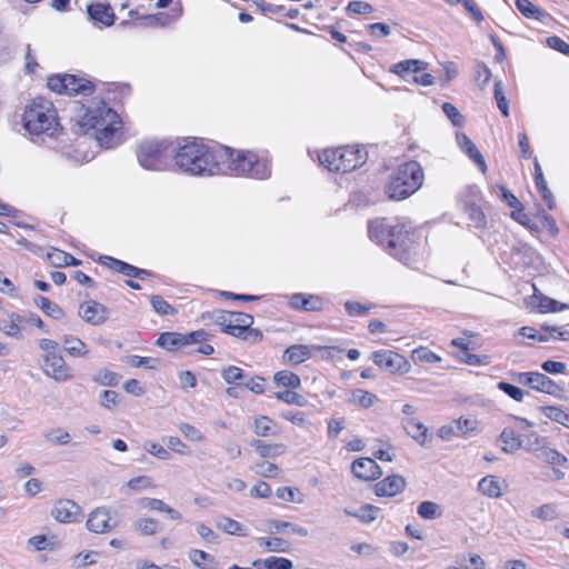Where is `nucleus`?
Here are the masks:
<instances>
[{
    "label": "nucleus",
    "mask_w": 569,
    "mask_h": 569,
    "mask_svg": "<svg viewBox=\"0 0 569 569\" xmlns=\"http://www.w3.org/2000/svg\"><path fill=\"white\" fill-rule=\"evenodd\" d=\"M174 160L182 171L193 176H212L219 169L209 149L197 141H189L181 146Z\"/></svg>",
    "instance_id": "obj_1"
},
{
    "label": "nucleus",
    "mask_w": 569,
    "mask_h": 569,
    "mask_svg": "<svg viewBox=\"0 0 569 569\" xmlns=\"http://www.w3.org/2000/svg\"><path fill=\"white\" fill-rule=\"evenodd\" d=\"M368 232L369 237L379 244L387 243L390 253L399 260L403 261L408 258L412 239L403 224L391 226L386 219H379L369 223Z\"/></svg>",
    "instance_id": "obj_2"
},
{
    "label": "nucleus",
    "mask_w": 569,
    "mask_h": 569,
    "mask_svg": "<svg viewBox=\"0 0 569 569\" xmlns=\"http://www.w3.org/2000/svg\"><path fill=\"white\" fill-rule=\"evenodd\" d=\"M423 179L422 167L417 161H409L399 166L387 187L389 198L403 200L410 197L421 188Z\"/></svg>",
    "instance_id": "obj_3"
},
{
    "label": "nucleus",
    "mask_w": 569,
    "mask_h": 569,
    "mask_svg": "<svg viewBox=\"0 0 569 569\" xmlns=\"http://www.w3.org/2000/svg\"><path fill=\"white\" fill-rule=\"evenodd\" d=\"M23 126L32 134L52 136L59 126L53 104L43 98L34 99L24 109Z\"/></svg>",
    "instance_id": "obj_4"
},
{
    "label": "nucleus",
    "mask_w": 569,
    "mask_h": 569,
    "mask_svg": "<svg viewBox=\"0 0 569 569\" xmlns=\"http://www.w3.org/2000/svg\"><path fill=\"white\" fill-rule=\"evenodd\" d=\"M217 323L222 331L249 342H258L262 339L260 330L251 328L252 316L244 312L224 311L217 318Z\"/></svg>",
    "instance_id": "obj_5"
},
{
    "label": "nucleus",
    "mask_w": 569,
    "mask_h": 569,
    "mask_svg": "<svg viewBox=\"0 0 569 569\" xmlns=\"http://www.w3.org/2000/svg\"><path fill=\"white\" fill-rule=\"evenodd\" d=\"M228 168L233 174L250 173L257 179H264L270 176V169L263 162H259L252 152L227 149Z\"/></svg>",
    "instance_id": "obj_6"
},
{
    "label": "nucleus",
    "mask_w": 569,
    "mask_h": 569,
    "mask_svg": "<svg viewBox=\"0 0 569 569\" xmlns=\"http://www.w3.org/2000/svg\"><path fill=\"white\" fill-rule=\"evenodd\" d=\"M78 123L81 128L89 130L103 126L107 121H114L118 113L102 100L92 99L88 106H81L77 113Z\"/></svg>",
    "instance_id": "obj_7"
},
{
    "label": "nucleus",
    "mask_w": 569,
    "mask_h": 569,
    "mask_svg": "<svg viewBox=\"0 0 569 569\" xmlns=\"http://www.w3.org/2000/svg\"><path fill=\"white\" fill-rule=\"evenodd\" d=\"M166 150L164 141L144 140L137 149L138 162L148 170H162L167 164Z\"/></svg>",
    "instance_id": "obj_8"
},
{
    "label": "nucleus",
    "mask_w": 569,
    "mask_h": 569,
    "mask_svg": "<svg viewBox=\"0 0 569 569\" xmlns=\"http://www.w3.org/2000/svg\"><path fill=\"white\" fill-rule=\"evenodd\" d=\"M48 88L51 91L69 96H88L93 92V86L90 81L77 78L73 74H57L49 77Z\"/></svg>",
    "instance_id": "obj_9"
},
{
    "label": "nucleus",
    "mask_w": 569,
    "mask_h": 569,
    "mask_svg": "<svg viewBox=\"0 0 569 569\" xmlns=\"http://www.w3.org/2000/svg\"><path fill=\"white\" fill-rule=\"evenodd\" d=\"M372 361L379 368L391 373L406 375L411 371V363L409 360L391 350H378L372 353Z\"/></svg>",
    "instance_id": "obj_10"
},
{
    "label": "nucleus",
    "mask_w": 569,
    "mask_h": 569,
    "mask_svg": "<svg viewBox=\"0 0 569 569\" xmlns=\"http://www.w3.org/2000/svg\"><path fill=\"white\" fill-rule=\"evenodd\" d=\"M41 369L47 377L57 382H66L73 377L71 367L67 365L60 353L52 355L51 357H42Z\"/></svg>",
    "instance_id": "obj_11"
},
{
    "label": "nucleus",
    "mask_w": 569,
    "mask_h": 569,
    "mask_svg": "<svg viewBox=\"0 0 569 569\" xmlns=\"http://www.w3.org/2000/svg\"><path fill=\"white\" fill-rule=\"evenodd\" d=\"M513 379L520 385L548 395H556L559 391L557 383L540 372H518L513 375Z\"/></svg>",
    "instance_id": "obj_12"
},
{
    "label": "nucleus",
    "mask_w": 569,
    "mask_h": 569,
    "mask_svg": "<svg viewBox=\"0 0 569 569\" xmlns=\"http://www.w3.org/2000/svg\"><path fill=\"white\" fill-rule=\"evenodd\" d=\"M367 160V152L360 148H338L337 172H350L362 166Z\"/></svg>",
    "instance_id": "obj_13"
},
{
    "label": "nucleus",
    "mask_w": 569,
    "mask_h": 569,
    "mask_svg": "<svg viewBox=\"0 0 569 569\" xmlns=\"http://www.w3.org/2000/svg\"><path fill=\"white\" fill-rule=\"evenodd\" d=\"M118 526L106 507H98L89 513L87 529L93 533L110 532Z\"/></svg>",
    "instance_id": "obj_14"
},
{
    "label": "nucleus",
    "mask_w": 569,
    "mask_h": 569,
    "mask_svg": "<svg viewBox=\"0 0 569 569\" xmlns=\"http://www.w3.org/2000/svg\"><path fill=\"white\" fill-rule=\"evenodd\" d=\"M51 516L61 523L77 522L81 516V507L72 500L60 499L54 502Z\"/></svg>",
    "instance_id": "obj_15"
},
{
    "label": "nucleus",
    "mask_w": 569,
    "mask_h": 569,
    "mask_svg": "<svg viewBox=\"0 0 569 569\" xmlns=\"http://www.w3.org/2000/svg\"><path fill=\"white\" fill-rule=\"evenodd\" d=\"M78 313L84 322L92 326L102 325L109 316L108 309L94 300L82 302L79 306Z\"/></svg>",
    "instance_id": "obj_16"
},
{
    "label": "nucleus",
    "mask_w": 569,
    "mask_h": 569,
    "mask_svg": "<svg viewBox=\"0 0 569 569\" xmlns=\"http://www.w3.org/2000/svg\"><path fill=\"white\" fill-rule=\"evenodd\" d=\"M120 120L119 117L114 121H107L103 126L96 128V139L101 147L112 148L120 140Z\"/></svg>",
    "instance_id": "obj_17"
},
{
    "label": "nucleus",
    "mask_w": 569,
    "mask_h": 569,
    "mask_svg": "<svg viewBox=\"0 0 569 569\" xmlns=\"http://www.w3.org/2000/svg\"><path fill=\"white\" fill-rule=\"evenodd\" d=\"M351 471L355 477L371 481L381 476V469L378 463L371 458H360L352 462Z\"/></svg>",
    "instance_id": "obj_18"
},
{
    "label": "nucleus",
    "mask_w": 569,
    "mask_h": 569,
    "mask_svg": "<svg viewBox=\"0 0 569 569\" xmlns=\"http://www.w3.org/2000/svg\"><path fill=\"white\" fill-rule=\"evenodd\" d=\"M406 488V480L399 475L388 476L375 486V492L379 497H393Z\"/></svg>",
    "instance_id": "obj_19"
},
{
    "label": "nucleus",
    "mask_w": 569,
    "mask_h": 569,
    "mask_svg": "<svg viewBox=\"0 0 569 569\" xmlns=\"http://www.w3.org/2000/svg\"><path fill=\"white\" fill-rule=\"evenodd\" d=\"M401 425L407 435L420 446L426 447L428 445L429 430L425 423L418 421L415 417H406L401 420Z\"/></svg>",
    "instance_id": "obj_20"
},
{
    "label": "nucleus",
    "mask_w": 569,
    "mask_h": 569,
    "mask_svg": "<svg viewBox=\"0 0 569 569\" xmlns=\"http://www.w3.org/2000/svg\"><path fill=\"white\" fill-rule=\"evenodd\" d=\"M87 12L91 20L100 22L106 27H111L114 23L116 16L113 9L108 3H91L87 7Z\"/></svg>",
    "instance_id": "obj_21"
},
{
    "label": "nucleus",
    "mask_w": 569,
    "mask_h": 569,
    "mask_svg": "<svg viewBox=\"0 0 569 569\" xmlns=\"http://www.w3.org/2000/svg\"><path fill=\"white\" fill-rule=\"evenodd\" d=\"M100 261L102 263H106L109 268L116 270L119 273H122L127 277H133V278H140L143 279L148 272L143 269H139L134 266H131L127 262H123L121 260L111 258V257H101Z\"/></svg>",
    "instance_id": "obj_22"
},
{
    "label": "nucleus",
    "mask_w": 569,
    "mask_h": 569,
    "mask_svg": "<svg viewBox=\"0 0 569 569\" xmlns=\"http://www.w3.org/2000/svg\"><path fill=\"white\" fill-rule=\"evenodd\" d=\"M457 141L460 148L478 164L481 172L485 173L487 170L485 158L470 138L465 133H458Z\"/></svg>",
    "instance_id": "obj_23"
},
{
    "label": "nucleus",
    "mask_w": 569,
    "mask_h": 569,
    "mask_svg": "<svg viewBox=\"0 0 569 569\" xmlns=\"http://www.w3.org/2000/svg\"><path fill=\"white\" fill-rule=\"evenodd\" d=\"M478 491L490 498V499H499L503 492L499 478L493 475H488L480 479L478 482Z\"/></svg>",
    "instance_id": "obj_24"
},
{
    "label": "nucleus",
    "mask_w": 569,
    "mask_h": 569,
    "mask_svg": "<svg viewBox=\"0 0 569 569\" xmlns=\"http://www.w3.org/2000/svg\"><path fill=\"white\" fill-rule=\"evenodd\" d=\"M311 349L319 350L320 347H309L305 345H293L287 348L283 358L291 365H300L308 360L311 356Z\"/></svg>",
    "instance_id": "obj_25"
},
{
    "label": "nucleus",
    "mask_w": 569,
    "mask_h": 569,
    "mask_svg": "<svg viewBox=\"0 0 569 569\" xmlns=\"http://www.w3.org/2000/svg\"><path fill=\"white\" fill-rule=\"evenodd\" d=\"M64 351L73 358L86 357L89 353L87 345L78 337L64 335L61 338Z\"/></svg>",
    "instance_id": "obj_26"
},
{
    "label": "nucleus",
    "mask_w": 569,
    "mask_h": 569,
    "mask_svg": "<svg viewBox=\"0 0 569 569\" xmlns=\"http://www.w3.org/2000/svg\"><path fill=\"white\" fill-rule=\"evenodd\" d=\"M188 559L198 569H217L218 561L210 553L200 549H190Z\"/></svg>",
    "instance_id": "obj_27"
},
{
    "label": "nucleus",
    "mask_w": 569,
    "mask_h": 569,
    "mask_svg": "<svg viewBox=\"0 0 569 569\" xmlns=\"http://www.w3.org/2000/svg\"><path fill=\"white\" fill-rule=\"evenodd\" d=\"M268 530L271 533L291 532V533L298 535L300 537H307L309 533L308 529L305 527H300L292 522L281 521V520H270L268 522Z\"/></svg>",
    "instance_id": "obj_28"
},
{
    "label": "nucleus",
    "mask_w": 569,
    "mask_h": 569,
    "mask_svg": "<svg viewBox=\"0 0 569 569\" xmlns=\"http://www.w3.org/2000/svg\"><path fill=\"white\" fill-rule=\"evenodd\" d=\"M251 447L256 449L262 459L276 458L277 456L283 455L287 450V447L282 443H264L260 440H253Z\"/></svg>",
    "instance_id": "obj_29"
},
{
    "label": "nucleus",
    "mask_w": 569,
    "mask_h": 569,
    "mask_svg": "<svg viewBox=\"0 0 569 569\" xmlns=\"http://www.w3.org/2000/svg\"><path fill=\"white\" fill-rule=\"evenodd\" d=\"M22 322L23 318L20 315L11 312L8 318L0 321V330L9 337L20 338Z\"/></svg>",
    "instance_id": "obj_30"
},
{
    "label": "nucleus",
    "mask_w": 569,
    "mask_h": 569,
    "mask_svg": "<svg viewBox=\"0 0 569 569\" xmlns=\"http://www.w3.org/2000/svg\"><path fill=\"white\" fill-rule=\"evenodd\" d=\"M499 441L502 442V451L512 453L522 448V440L516 435L513 429L505 428L500 436Z\"/></svg>",
    "instance_id": "obj_31"
},
{
    "label": "nucleus",
    "mask_w": 569,
    "mask_h": 569,
    "mask_svg": "<svg viewBox=\"0 0 569 569\" xmlns=\"http://www.w3.org/2000/svg\"><path fill=\"white\" fill-rule=\"evenodd\" d=\"M427 66V62L422 60L409 59L393 64L390 70L391 72L403 78L410 71L418 73L419 71L425 70Z\"/></svg>",
    "instance_id": "obj_32"
},
{
    "label": "nucleus",
    "mask_w": 569,
    "mask_h": 569,
    "mask_svg": "<svg viewBox=\"0 0 569 569\" xmlns=\"http://www.w3.org/2000/svg\"><path fill=\"white\" fill-rule=\"evenodd\" d=\"M253 432L259 437L276 436V422L267 416H257L253 419Z\"/></svg>",
    "instance_id": "obj_33"
},
{
    "label": "nucleus",
    "mask_w": 569,
    "mask_h": 569,
    "mask_svg": "<svg viewBox=\"0 0 569 569\" xmlns=\"http://www.w3.org/2000/svg\"><path fill=\"white\" fill-rule=\"evenodd\" d=\"M533 456L551 466L563 465L567 461V458L556 449L550 448L548 442Z\"/></svg>",
    "instance_id": "obj_34"
},
{
    "label": "nucleus",
    "mask_w": 569,
    "mask_h": 569,
    "mask_svg": "<svg viewBox=\"0 0 569 569\" xmlns=\"http://www.w3.org/2000/svg\"><path fill=\"white\" fill-rule=\"evenodd\" d=\"M290 303L295 308H301L307 311H317L321 309V301L315 296L305 297L301 293H296L291 297Z\"/></svg>",
    "instance_id": "obj_35"
},
{
    "label": "nucleus",
    "mask_w": 569,
    "mask_h": 569,
    "mask_svg": "<svg viewBox=\"0 0 569 569\" xmlns=\"http://www.w3.org/2000/svg\"><path fill=\"white\" fill-rule=\"evenodd\" d=\"M531 517L541 521H553L560 517L558 506L556 503H545L531 510Z\"/></svg>",
    "instance_id": "obj_36"
},
{
    "label": "nucleus",
    "mask_w": 569,
    "mask_h": 569,
    "mask_svg": "<svg viewBox=\"0 0 569 569\" xmlns=\"http://www.w3.org/2000/svg\"><path fill=\"white\" fill-rule=\"evenodd\" d=\"M252 566L257 569H261L262 567L266 569H292L293 563L291 560L287 558H278V557H269L267 559H259L252 562Z\"/></svg>",
    "instance_id": "obj_37"
},
{
    "label": "nucleus",
    "mask_w": 569,
    "mask_h": 569,
    "mask_svg": "<svg viewBox=\"0 0 569 569\" xmlns=\"http://www.w3.org/2000/svg\"><path fill=\"white\" fill-rule=\"evenodd\" d=\"M184 338H182V333L178 332H162L158 340L157 345L167 350H174L184 346Z\"/></svg>",
    "instance_id": "obj_38"
},
{
    "label": "nucleus",
    "mask_w": 569,
    "mask_h": 569,
    "mask_svg": "<svg viewBox=\"0 0 569 569\" xmlns=\"http://www.w3.org/2000/svg\"><path fill=\"white\" fill-rule=\"evenodd\" d=\"M34 303L40 308L44 315L53 319H61L63 317V310L54 302L42 296L34 298Z\"/></svg>",
    "instance_id": "obj_39"
},
{
    "label": "nucleus",
    "mask_w": 569,
    "mask_h": 569,
    "mask_svg": "<svg viewBox=\"0 0 569 569\" xmlns=\"http://www.w3.org/2000/svg\"><path fill=\"white\" fill-rule=\"evenodd\" d=\"M411 359L416 363H438L441 357L427 347H418L411 351Z\"/></svg>",
    "instance_id": "obj_40"
},
{
    "label": "nucleus",
    "mask_w": 569,
    "mask_h": 569,
    "mask_svg": "<svg viewBox=\"0 0 569 569\" xmlns=\"http://www.w3.org/2000/svg\"><path fill=\"white\" fill-rule=\"evenodd\" d=\"M516 6L521 14L526 18L542 20L546 16V13L541 11L537 6H535L530 0H517Z\"/></svg>",
    "instance_id": "obj_41"
},
{
    "label": "nucleus",
    "mask_w": 569,
    "mask_h": 569,
    "mask_svg": "<svg viewBox=\"0 0 569 569\" xmlns=\"http://www.w3.org/2000/svg\"><path fill=\"white\" fill-rule=\"evenodd\" d=\"M350 400L355 405H358L367 409L372 407L378 401V398L370 391L363 389H356L352 391Z\"/></svg>",
    "instance_id": "obj_42"
},
{
    "label": "nucleus",
    "mask_w": 569,
    "mask_h": 569,
    "mask_svg": "<svg viewBox=\"0 0 569 569\" xmlns=\"http://www.w3.org/2000/svg\"><path fill=\"white\" fill-rule=\"evenodd\" d=\"M273 380L279 387H286L290 389H297L300 387L299 376L287 370L277 372L273 377Z\"/></svg>",
    "instance_id": "obj_43"
},
{
    "label": "nucleus",
    "mask_w": 569,
    "mask_h": 569,
    "mask_svg": "<svg viewBox=\"0 0 569 569\" xmlns=\"http://www.w3.org/2000/svg\"><path fill=\"white\" fill-rule=\"evenodd\" d=\"M43 437L48 442L58 445V446H67L71 441L70 433L61 428H53V429L47 430L43 433Z\"/></svg>",
    "instance_id": "obj_44"
},
{
    "label": "nucleus",
    "mask_w": 569,
    "mask_h": 569,
    "mask_svg": "<svg viewBox=\"0 0 569 569\" xmlns=\"http://www.w3.org/2000/svg\"><path fill=\"white\" fill-rule=\"evenodd\" d=\"M418 515L427 520H432L441 517V508L433 501H422L417 509Z\"/></svg>",
    "instance_id": "obj_45"
},
{
    "label": "nucleus",
    "mask_w": 569,
    "mask_h": 569,
    "mask_svg": "<svg viewBox=\"0 0 569 569\" xmlns=\"http://www.w3.org/2000/svg\"><path fill=\"white\" fill-rule=\"evenodd\" d=\"M258 545L272 552H286L289 549L288 541L282 538H259Z\"/></svg>",
    "instance_id": "obj_46"
},
{
    "label": "nucleus",
    "mask_w": 569,
    "mask_h": 569,
    "mask_svg": "<svg viewBox=\"0 0 569 569\" xmlns=\"http://www.w3.org/2000/svg\"><path fill=\"white\" fill-rule=\"evenodd\" d=\"M251 469L256 475L263 478H276L279 475L278 466L266 460L256 462Z\"/></svg>",
    "instance_id": "obj_47"
},
{
    "label": "nucleus",
    "mask_w": 569,
    "mask_h": 569,
    "mask_svg": "<svg viewBox=\"0 0 569 569\" xmlns=\"http://www.w3.org/2000/svg\"><path fill=\"white\" fill-rule=\"evenodd\" d=\"M134 529L142 536H153L159 530V522L152 518H141L134 522Z\"/></svg>",
    "instance_id": "obj_48"
},
{
    "label": "nucleus",
    "mask_w": 569,
    "mask_h": 569,
    "mask_svg": "<svg viewBox=\"0 0 569 569\" xmlns=\"http://www.w3.org/2000/svg\"><path fill=\"white\" fill-rule=\"evenodd\" d=\"M540 410L543 415L552 421L559 422L569 428V413L565 412L558 407L547 406L541 407Z\"/></svg>",
    "instance_id": "obj_49"
},
{
    "label": "nucleus",
    "mask_w": 569,
    "mask_h": 569,
    "mask_svg": "<svg viewBox=\"0 0 569 569\" xmlns=\"http://www.w3.org/2000/svg\"><path fill=\"white\" fill-rule=\"evenodd\" d=\"M348 515L359 518L363 522H372L377 519L379 508L372 505H365L357 511H346Z\"/></svg>",
    "instance_id": "obj_50"
},
{
    "label": "nucleus",
    "mask_w": 569,
    "mask_h": 569,
    "mask_svg": "<svg viewBox=\"0 0 569 569\" xmlns=\"http://www.w3.org/2000/svg\"><path fill=\"white\" fill-rule=\"evenodd\" d=\"M547 439L545 437L539 436L536 432L529 433L522 440V448L527 451L532 452L533 455L538 452L546 443Z\"/></svg>",
    "instance_id": "obj_51"
},
{
    "label": "nucleus",
    "mask_w": 569,
    "mask_h": 569,
    "mask_svg": "<svg viewBox=\"0 0 569 569\" xmlns=\"http://www.w3.org/2000/svg\"><path fill=\"white\" fill-rule=\"evenodd\" d=\"M217 527L229 535L244 536L241 525L231 518L223 517L219 519L217 521Z\"/></svg>",
    "instance_id": "obj_52"
},
{
    "label": "nucleus",
    "mask_w": 569,
    "mask_h": 569,
    "mask_svg": "<svg viewBox=\"0 0 569 569\" xmlns=\"http://www.w3.org/2000/svg\"><path fill=\"white\" fill-rule=\"evenodd\" d=\"M150 303L153 310L160 316L174 315L177 310L169 305L161 296H151Z\"/></svg>",
    "instance_id": "obj_53"
},
{
    "label": "nucleus",
    "mask_w": 569,
    "mask_h": 569,
    "mask_svg": "<svg viewBox=\"0 0 569 569\" xmlns=\"http://www.w3.org/2000/svg\"><path fill=\"white\" fill-rule=\"evenodd\" d=\"M338 148L326 149L319 154V161L328 170L337 172Z\"/></svg>",
    "instance_id": "obj_54"
},
{
    "label": "nucleus",
    "mask_w": 569,
    "mask_h": 569,
    "mask_svg": "<svg viewBox=\"0 0 569 569\" xmlns=\"http://www.w3.org/2000/svg\"><path fill=\"white\" fill-rule=\"evenodd\" d=\"M467 212L470 221L476 228H485L487 226V218L481 208L470 204L467 207Z\"/></svg>",
    "instance_id": "obj_55"
},
{
    "label": "nucleus",
    "mask_w": 569,
    "mask_h": 569,
    "mask_svg": "<svg viewBox=\"0 0 569 569\" xmlns=\"http://www.w3.org/2000/svg\"><path fill=\"white\" fill-rule=\"evenodd\" d=\"M495 99L497 101V104H498V108L499 110L501 111V113L505 116V117H508L509 116V103H508V100L503 93V89H502V82L501 81H497L495 83Z\"/></svg>",
    "instance_id": "obj_56"
},
{
    "label": "nucleus",
    "mask_w": 569,
    "mask_h": 569,
    "mask_svg": "<svg viewBox=\"0 0 569 569\" xmlns=\"http://www.w3.org/2000/svg\"><path fill=\"white\" fill-rule=\"evenodd\" d=\"M48 261L56 268H62L68 266V253L60 249H51L47 254Z\"/></svg>",
    "instance_id": "obj_57"
},
{
    "label": "nucleus",
    "mask_w": 569,
    "mask_h": 569,
    "mask_svg": "<svg viewBox=\"0 0 569 569\" xmlns=\"http://www.w3.org/2000/svg\"><path fill=\"white\" fill-rule=\"evenodd\" d=\"M277 399L284 401L288 405H297V406H303L306 400L305 398L293 391L287 390V391H279L276 393Z\"/></svg>",
    "instance_id": "obj_58"
},
{
    "label": "nucleus",
    "mask_w": 569,
    "mask_h": 569,
    "mask_svg": "<svg viewBox=\"0 0 569 569\" xmlns=\"http://www.w3.org/2000/svg\"><path fill=\"white\" fill-rule=\"evenodd\" d=\"M442 111L450 119L453 126L460 127L463 123V117L459 110L451 103L445 102L442 104Z\"/></svg>",
    "instance_id": "obj_59"
},
{
    "label": "nucleus",
    "mask_w": 569,
    "mask_h": 569,
    "mask_svg": "<svg viewBox=\"0 0 569 569\" xmlns=\"http://www.w3.org/2000/svg\"><path fill=\"white\" fill-rule=\"evenodd\" d=\"M536 186L547 207L550 210L553 209L556 202L551 191L547 187V181L545 179L536 180Z\"/></svg>",
    "instance_id": "obj_60"
},
{
    "label": "nucleus",
    "mask_w": 569,
    "mask_h": 569,
    "mask_svg": "<svg viewBox=\"0 0 569 569\" xmlns=\"http://www.w3.org/2000/svg\"><path fill=\"white\" fill-rule=\"evenodd\" d=\"M221 376L228 385H231L241 380L243 378V372L238 367L229 366L221 371Z\"/></svg>",
    "instance_id": "obj_61"
},
{
    "label": "nucleus",
    "mask_w": 569,
    "mask_h": 569,
    "mask_svg": "<svg viewBox=\"0 0 569 569\" xmlns=\"http://www.w3.org/2000/svg\"><path fill=\"white\" fill-rule=\"evenodd\" d=\"M498 388H499V390L503 391L505 393H507L510 398H512L516 401L523 400L525 392L520 388H518L513 385L501 381L498 383Z\"/></svg>",
    "instance_id": "obj_62"
},
{
    "label": "nucleus",
    "mask_w": 569,
    "mask_h": 569,
    "mask_svg": "<svg viewBox=\"0 0 569 569\" xmlns=\"http://www.w3.org/2000/svg\"><path fill=\"white\" fill-rule=\"evenodd\" d=\"M476 81L485 88L491 79V71L486 63L479 62L476 67Z\"/></svg>",
    "instance_id": "obj_63"
},
{
    "label": "nucleus",
    "mask_w": 569,
    "mask_h": 569,
    "mask_svg": "<svg viewBox=\"0 0 569 569\" xmlns=\"http://www.w3.org/2000/svg\"><path fill=\"white\" fill-rule=\"evenodd\" d=\"M180 432L189 440L200 442L203 440L202 433L193 426L189 423H181L179 426Z\"/></svg>",
    "instance_id": "obj_64"
}]
</instances>
